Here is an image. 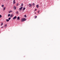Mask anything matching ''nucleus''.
<instances>
[{
    "label": "nucleus",
    "instance_id": "nucleus-1",
    "mask_svg": "<svg viewBox=\"0 0 60 60\" xmlns=\"http://www.w3.org/2000/svg\"><path fill=\"white\" fill-rule=\"evenodd\" d=\"M26 18H22L21 19V21L22 22H23V21H26Z\"/></svg>",
    "mask_w": 60,
    "mask_h": 60
},
{
    "label": "nucleus",
    "instance_id": "nucleus-2",
    "mask_svg": "<svg viewBox=\"0 0 60 60\" xmlns=\"http://www.w3.org/2000/svg\"><path fill=\"white\" fill-rule=\"evenodd\" d=\"M22 8H23V7H21L19 8V10H20V11H21V10H22Z\"/></svg>",
    "mask_w": 60,
    "mask_h": 60
},
{
    "label": "nucleus",
    "instance_id": "nucleus-3",
    "mask_svg": "<svg viewBox=\"0 0 60 60\" xmlns=\"http://www.w3.org/2000/svg\"><path fill=\"white\" fill-rule=\"evenodd\" d=\"M16 18H17V16H15L13 18V19H15Z\"/></svg>",
    "mask_w": 60,
    "mask_h": 60
},
{
    "label": "nucleus",
    "instance_id": "nucleus-4",
    "mask_svg": "<svg viewBox=\"0 0 60 60\" xmlns=\"http://www.w3.org/2000/svg\"><path fill=\"white\" fill-rule=\"evenodd\" d=\"M13 17V14H11L10 16V17L11 18H12Z\"/></svg>",
    "mask_w": 60,
    "mask_h": 60
},
{
    "label": "nucleus",
    "instance_id": "nucleus-5",
    "mask_svg": "<svg viewBox=\"0 0 60 60\" xmlns=\"http://www.w3.org/2000/svg\"><path fill=\"white\" fill-rule=\"evenodd\" d=\"M16 6H14L13 8V9L14 10H16Z\"/></svg>",
    "mask_w": 60,
    "mask_h": 60
},
{
    "label": "nucleus",
    "instance_id": "nucleus-6",
    "mask_svg": "<svg viewBox=\"0 0 60 60\" xmlns=\"http://www.w3.org/2000/svg\"><path fill=\"white\" fill-rule=\"evenodd\" d=\"M17 20H19L20 19V18L19 16L17 18Z\"/></svg>",
    "mask_w": 60,
    "mask_h": 60
},
{
    "label": "nucleus",
    "instance_id": "nucleus-7",
    "mask_svg": "<svg viewBox=\"0 0 60 60\" xmlns=\"http://www.w3.org/2000/svg\"><path fill=\"white\" fill-rule=\"evenodd\" d=\"M13 3L14 4H15L16 3V2H15V0H13Z\"/></svg>",
    "mask_w": 60,
    "mask_h": 60
},
{
    "label": "nucleus",
    "instance_id": "nucleus-8",
    "mask_svg": "<svg viewBox=\"0 0 60 60\" xmlns=\"http://www.w3.org/2000/svg\"><path fill=\"white\" fill-rule=\"evenodd\" d=\"M11 12H12V10H10L9 11V13H10Z\"/></svg>",
    "mask_w": 60,
    "mask_h": 60
},
{
    "label": "nucleus",
    "instance_id": "nucleus-9",
    "mask_svg": "<svg viewBox=\"0 0 60 60\" xmlns=\"http://www.w3.org/2000/svg\"><path fill=\"white\" fill-rule=\"evenodd\" d=\"M7 26V24H5V26H4V27L5 28Z\"/></svg>",
    "mask_w": 60,
    "mask_h": 60
},
{
    "label": "nucleus",
    "instance_id": "nucleus-10",
    "mask_svg": "<svg viewBox=\"0 0 60 60\" xmlns=\"http://www.w3.org/2000/svg\"><path fill=\"white\" fill-rule=\"evenodd\" d=\"M29 5H30V7H31V6H32V5L31 4H29Z\"/></svg>",
    "mask_w": 60,
    "mask_h": 60
},
{
    "label": "nucleus",
    "instance_id": "nucleus-11",
    "mask_svg": "<svg viewBox=\"0 0 60 60\" xmlns=\"http://www.w3.org/2000/svg\"><path fill=\"white\" fill-rule=\"evenodd\" d=\"M25 9H26V8H23V11L25 10Z\"/></svg>",
    "mask_w": 60,
    "mask_h": 60
},
{
    "label": "nucleus",
    "instance_id": "nucleus-12",
    "mask_svg": "<svg viewBox=\"0 0 60 60\" xmlns=\"http://www.w3.org/2000/svg\"><path fill=\"white\" fill-rule=\"evenodd\" d=\"M6 21H7V22L9 21V19H6Z\"/></svg>",
    "mask_w": 60,
    "mask_h": 60
},
{
    "label": "nucleus",
    "instance_id": "nucleus-13",
    "mask_svg": "<svg viewBox=\"0 0 60 60\" xmlns=\"http://www.w3.org/2000/svg\"><path fill=\"white\" fill-rule=\"evenodd\" d=\"M5 7H4L3 9V10L4 11V10H5Z\"/></svg>",
    "mask_w": 60,
    "mask_h": 60
},
{
    "label": "nucleus",
    "instance_id": "nucleus-14",
    "mask_svg": "<svg viewBox=\"0 0 60 60\" xmlns=\"http://www.w3.org/2000/svg\"><path fill=\"white\" fill-rule=\"evenodd\" d=\"M10 14H9L8 15V17H10Z\"/></svg>",
    "mask_w": 60,
    "mask_h": 60
},
{
    "label": "nucleus",
    "instance_id": "nucleus-15",
    "mask_svg": "<svg viewBox=\"0 0 60 60\" xmlns=\"http://www.w3.org/2000/svg\"><path fill=\"white\" fill-rule=\"evenodd\" d=\"M19 5V4L18 3H17L16 4L17 6H18Z\"/></svg>",
    "mask_w": 60,
    "mask_h": 60
},
{
    "label": "nucleus",
    "instance_id": "nucleus-16",
    "mask_svg": "<svg viewBox=\"0 0 60 60\" xmlns=\"http://www.w3.org/2000/svg\"><path fill=\"white\" fill-rule=\"evenodd\" d=\"M37 8H38L39 7V5H37Z\"/></svg>",
    "mask_w": 60,
    "mask_h": 60
},
{
    "label": "nucleus",
    "instance_id": "nucleus-17",
    "mask_svg": "<svg viewBox=\"0 0 60 60\" xmlns=\"http://www.w3.org/2000/svg\"><path fill=\"white\" fill-rule=\"evenodd\" d=\"M11 19V18H8V20H10Z\"/></svg>",
    "mask_w": 60,
    "mask_h": 60
},
{
    "label": "nucleus",
    "instance_id": "nucleus-18",
    "mask_svg": "<svg viewBox=\"0 0 60 60\" xmlns=\"http://www.w3.org/2000/svg\"><path fill=\"white\" fill-rule=\"evenodd\" d=\"M2 7H4V5H2L1 6Z\"/></svg>",
    "mask_w": 60,
    "mask_h": 60
},
{
    "label": "nucleus",
    "instance_id": "nucleus-19",
    "mask_svg": "<svg viewBox=\"0 0 60 60\" xmlns=\"http://www.w3.org/2000/svg\"><path fill=\"white\" fill-rule=\"evenodd\" d=\"M21 6H23V3H22L21 4Z\"/></svg>",
    "mask_w": 60,
    "mask_h": 60
},
{
    "label": "nucleus",
    "instance_id": "nucleus-20",
    "mask_svg": "<svg viewBox=\"0 0 60 60\" xmlns=\"http://www.w3.org/2000/svg\"><path fill=\"white\" fill-rule=\"evenodd\" d=\"M24 17L26 18V15H25Z\"/></svg>",
    "mask_w": 60,
    "mask_h": 60
},
{
    "label": "nucleus",
    "instance_id": "nucleus-21",
    "mask_svg": "<svg viewBox=\"0 0 60 60\" xmlns=\"http://www.w3.org/2000/svg\"><path fill=\"white\" fill-rule=\"evenodd\" d=\"M3 25V23H1V26H2Z\"/></svg>",
    "mask_w": 60,
    "mask_h": 60
},
{
    "label": "nucleus",
    "instance_id": "nucleus-22",
    "mask_svg": "<svg viewBox=\"0 0 60 60\" xmlns=\"http://www.w3.org/2000/svg\"><path fill=\"white\" fill-rule=\"evenodd\" d=\"M2 17V15H0V18H1Z\"/></svg>",
    "mask_w": 60,
    "mask_h": 60
},
{
    "label": "nucleus",
    "instance_id": "nucleus-23",
    "mask_svg": "<svg viewBox=\"0 0 60 60\" xmlns=\"http://www.w3.org/2000/svg\"><path fill=\"white\" fill-rule=\"evenodd\" d=\"M37 18V16H35V19H36V18Z\"/></svg>",
    "mask_w": 60,
    "mask_h": 60
},
{
    "label": "nucleus",
    "instance_id": "nucleus-24",
    "mask_svg": "<svg viewBox=\"0 0 60 60\" xmlns=\"http://www.w3.org/2000/svg\"><path fill=\"white\" fill-rule=\"evenodd\" d=\"M38 13H39V12H40V11H38Z\"/></svg>",
    "mask_w": 60,
    "mask_h": 60
},
{
    "label": "nucleus",
    "instance_id": "nucleus-25",
    "mask_svg": "<svg viewBox=\"0 0 60 60\" xmlns=\"http://www.w3.org/2000/svg\"><path fill=\"white\" fill-rule=\"evenodd\" d=\"M33 5H35V4H34V3H33Z\"/></svg>",
    "mask_w": 60,
    "mask_h": 60
},
{
    "label": "nucleus",
    "instance_id": "nucleus-26",
    "mask_svg": "<svg viewBox=\"0 0 60 60\" xmlns=\"http://www.w3.org/2000/svg\"><path fill=\"white\" fill-rule=\"evenodd\" d=\"M3 27H4L3 26H2V27H1V28H3Z\"/></svg>",
    "mask_w": 60,
    "mask_h": 60
},
{
    "label": "nucleus",
    "instance_id": "nucleus-27",
    "mask_svg": "<svg viewBox=\"0 0 60 60\" xmlns=\"http://www.w3.org/2000/svg\"><path fill=\"white\" fill-rule=\"evenodd\" d=\"M34 13V14H36V12H35Z\"/></svg>",
    "mask_w": 60,
    "mask_h": 60
},
{
    "label": "nucleus",
    "instance_id": "nucleus-28",
    "mask_svg": "<svg viewBox=\"0 0 60 60\" xmlns=\"http://www.w3.org/2000/svg\"><path fill=\"white\" fill-rule=\"evenodd\" d=\"M36 10H37V9H35V11H36Z\"/></svg>",
    "mask_w": 60,
    "mask_h": 60
},
{
    "label": "nucleus",
    "instance_id": "nucleus-29",
    "mask_svg": "<svg viewBox=\"0 0 60 60\" xmlns=\"http://www.w3.org/2000/svg\"><path fill=\"white\" fill-rule=\"evenodd\" d=\"M17 14H18V12H17Z\"/></svg>",
    "mask_w": 60,
    "mask_h": 60
},
{
    "label": "nucleus",
    "instance_id": "nucleus-30",
    "mask_svg": "<svg viewBox=\"0 0 60 60\" xmlns=\"http://www.w3.org/2000/svg\"><path fill=\"white\" fill-rule=\"evenodd\" d=\"M34 11V12L35 11Z\"/></svg>",
    "mask_w": 60,
    "mask_h": 60
}]
</instances>
